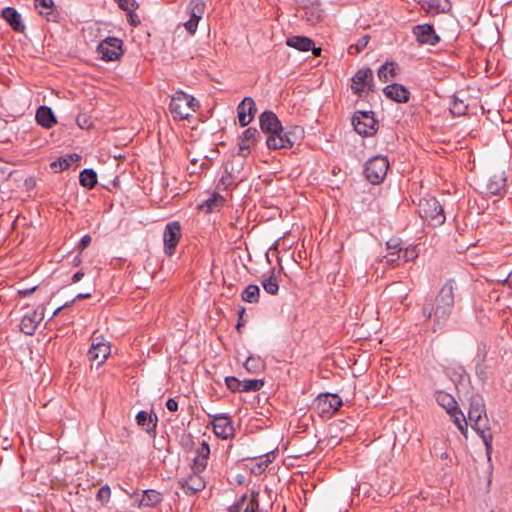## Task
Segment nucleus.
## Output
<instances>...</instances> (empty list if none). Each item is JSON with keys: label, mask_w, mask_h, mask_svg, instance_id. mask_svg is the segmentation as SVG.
I'll return each instance as SVG.
<instances>
[{"label": "nucleus", "mask_w": 512, "mask_h": 512, "mask_svg": "<svg viewBox=\"0 0 512 512\" xmlns=\"http://www.w3.org/2000/svg\"><path fill=\"white\" fill-rule=\"evenodd\" d=\"M264 386V380L262 379H250L242 381V392H256L262 389Z\"/></svg>", "instance_id": "obj_42"}, {"label": "nucleus", "mask_w": 512, "mask_h": 512, "mask_svg": "<svg viewBox=\"0 0 512 512\" xmlns=\"http://www.w3.org/2000/svg\"><path fill=\"white\" fill-rule=\"evenodd\" d=\"M37 289V286H33V287H30V288H24V289H19L18 290V295L22 296V297H27L29 295H31L32 293H34Z\"/></svg>", "instance_id": "obj_57"}, {"label": "nucleus", "mask_w": 512, "mask_h": 512, "mask_svg": "<svg viewBox=\"0 0 512 512\" xmlns=\"http://www.w3.org/2000/svg\"><path fill=\"white\" fill-rule=\"evenodd\" d=\"M261 366L260 360L254 357H248L244 363V367L248 372L254 373L259 370Z\"/></svg>", "instance_id": "obj_51"}, {"label": "nucleus", "mask_w": 512, "mask_h": 512, "mask_svg": "<svg viewBox=\"0 0 512 512\" xmlns=\"http://www.w3.org/2000/svg\"><path fill=\"white\" fill-rule=\"evenodd\" d=\"M369 40H370V36L369 35H364L362 36L360 39H358V41L354 44V45H351L348 49V53L349 54H358L360 53L361 51H363L368 43H369Z\"/></svg>", "instance_id": "obj_43"}, {"label": "nucleus", "mask_w": 512, "mask_h": 512, "mask_svg": "<svg viewBox=\"0 0 512 512\" xmlns=\"http://www.w3.org/2000/svg\"><path fill=\"white\" fill-rule=\"evenodd\" d=\"M417 212L430 226L438 227L445 223L444 209L435 197L420 199Z\"/></svg>", "instance_id": "obj_4"}, {"label": "nucleus", "mask_w": 512, "mask_h": 512, "mask_svg": "<svg viewBox=\"0 0 512 512\" xmlns=\"http://www.w3.org/2000/svg\"><path fill=\"white\" fill-rule=\"evenodd\" d=\"M245 314V308L244 307H241L240 310L238 311V322H237V325H236V329L238 331H240V328L242 326H244V320H243V316Z\"/></svg>", "instance_id": "obj_58"}, {"label": "nucleus", "mask_w": 512, "mask_h": 512, "mask_svg": "<svg viewBox=\"0 0 512 512\" xmlns=\"http://www.w3.org/2000/svg\"><path fill=\"white\" fill-rule=\"evenodd\" d=\"M225 203V198L217 192L212 193L207 200L200 206L205 208L206 213H211L215 209L222 207Z\"/></svg>", "instance_id": "obj_33"}, {"label": "nucleus", "mask_w": 512, "mask_h": 512, "mask_svg": "<svg viewBox=\"0 0 512 512\" xmlns=\"http://www.w3.org/2000/svg\"><path fill=\"white\" fill-rule=\"evenodd\" d=\"M256 111L255 101L251 97H245L237 106L240 126H247L253 120Z\"/></svg>", "instance_id": "obj_14"}, {"label": "nucleus", "mask_w": 512, "mask_h": 512, "mask_svg": "<svg viewBox=\"0 0 512 512\" xmlns=\"http://www.w3.org/2000/svg\"><path fill=\"white\" fill-rule=\"evenodd\" d=\"M487 191L492 195H501L506 190V177L504 173H497L490 177L487 183Z\"/></svg>", "instance_id": "obj_26"}, {"label": "nucleus", "mask_w": 512, "mask_h": 512, "mask_svg": "<svg viewBox=\"0 0 512 512\" xmlns=\"http://www.w3.org/2000/svg\"><path fill=\"white\" fill-rule=\"evenodd\" d=\"M342 399L337 394H320L317 398V405L322 413H335L342 406Z\"/></svg>", "instance_id": "obj_17"}, {"label": "nucleus", "mask_w": 512, "mask_h": 512, "mask_svg": "<svg viewBox=\"0 0 512 512\" xmlns=\"http://www.w3.org/2000/svg\"><path fill=\"white\" fill-rule=\"evenodd\" d=\"M458 290L457 281L451 278L442 285L434 299L432 297L425 298L422 306V316L426 321L433 320V332L442 329L447 324L455 306Z\"/></svg>", "instance_id": "obj_1"}, {"label": "nucleus", "mask_w": 512, "mask_h": 512, "mask_svg": "<svg viewBox=\"0 0 512 512\" xmlns=\"http://www.w3.org/2000/svg\"><path fill=\"white\" fill-rule=\"evenodd\" d=\"M354 130L362 136H372L377 132L378 121L371 111H357L352 117Z\"/></svg>", "instance_id": "obj_7"}, {"label": "nucleus", "mask_w": 512, "mask_h": 512, "mask_svg": "<svg viewBox=\"0 0 512 512\" xmlns=\"http://www.w3.org/2000/svg\"><path fill=\"white\" fill-rule=\"evenodd\" d=\"M402 248H398L397 251H391L384 256L386 263L390 266L398 265L397 261L401 259Z\"/></svg>", "instance_id": "obj_50"}, {"label": "nucleus", "mask_w": 512, "mask_h": 512, "mask_svg": "<svg viewBox=\"0 0 512 512\" xmlns=\"http://www.w3.org/2000/svg\"><path fill=\"white\" fill-rule=\"evenodd\" d=\"M211 419L210 423L213 427L215 435L221 439H229L234 436V427L232 418L226 413L208 414Z\"/></svg>", "instance_id": "obj_10"}, {"label": "nucleus", "mask_w": 512, "mask_h": 512, "mask_svg": "<svg viewBox=\"0 0 512 512\" xmlns=\"http://www.w3.org/2000/svg\"><path fill=\"white\" fill-rule=\"evenodd\" d=\"M454 415H450L453 418V422L458 427V429L461 431V433L466 436L467 434V425L468 420L465 419L464 414L459 408H456V411H453Z\"/></svg>", "instance_id": "obj_41"}, {"label": "nucleus", "mask_w": 512, "mask_h": 512, "mask_svg": "<svg viewBox=\"0 0 512 512\" xmlns=\"http://www.w3.org/2000/svg\"><path fill=\"white\" fill-rule=\"evenodd\" d=\"M1 17L10 25V27L18 33L25 31V25L22 21L21 14L13 7H6L1 12Z\"/></svg>", "instance_id": "obj_20"}, {"label": "nucleus", "mask_w": 512, "mask_h": 512, "mask_svg": "<svg viewBox=\"0 0 512 512\" xmlns=\"http://www.w3.org/2000/svg\"><path fill=\"white\" fill-rule=\"evenodd\" d=\"M435 400L441 407H443L447 411L449 415H454L453 411L455 412L456 408H458V404L455 398L444 391H436Z\"/></svg>", "instance_id": "obj_27"}, {"label": "nucleus", "mask_w": 512, "mask_h": 512, "mask_svg": "<svg viewBox=\"0 0 512 512\" xmlns=\"http://www.w3.org/2000/svg\"><path fill=\"white\" fill-rule=\"evenodd\" d=\"M225 384L232 392H242V381L234 376H227L225 378Z\"/></svg>", "instance_id": "obj_46"}, {"label": "nucleus", "mask_w": 512, "mask_h": 512, "mask_svg": "<svg viewBox=\"0 0 512 512\" xmlns=\"http://www.w3.org/2000/svg\"><path fill=\"white\" fill-rule=\"evenodd\" d=\"M97 53L104 61H116L123 55V41L117 37H107L97 47Z\"/></svg>", "instance_id": "obj_8"}, {"label": "nucleus", "mask_w": 512, "mask_h": 512, "mask_svg": "<svg viewBox=\"0 0 512 512\" xmlns=\"http://www.w3.org/2000/svg\"><path fill=\"white\" fill-rule=\"evenodd\" d=\"M206 9V4L203 0H191L187 5V14H194L198 17H203Z\"/></svg>", "instance_id": "obj_39"}, {"label": "nucleus", "mask_w": 512, "mask_h": 512, "mask_svg": "<svg viewBox=\"0 0 512 512\" xmlns=\"http://www.w3.org/2000/svg\"><path fill=\"white\" fill-rule=\"evenodd\" d=\"M35 8L38 10L39 14L45 16L48 21H54L57 17L53 0H35Z\"/></svg>", "instance_id": "obj_31"}, {"label": "nucleus", "mask_w": 512, "mask_h": 512, "mask_svg": "<svg viewBox=\"0 0 512 512\" xmlns=\"http://www.w3.org/2000/svg\"><path fill=\"white\" fill-rule=\"evenodd\" d=\"M110 354V346L108 344L99 342L93 343L88 351V357L92 361H97L98 365L104 363Z\"/></svg>", "instance_id": "obj_24"}, {"label": "nucleus", "mask_w": 512, "mask_h": 512, "mask_svg": "<svg viewBox=\"0 0 512 512\" xmlns=\"http://www.w3.org/2000/svg\"><path fill=\"white\" fill-rule=\"evenodd\" d=\"M115 2L122 10L126 12L135 11L139 7L136 0H115Z\"/></svg>", "instance_id": "obj_47"}, {"label": "nucleus", "mask_w": 512, "mask_h": 512, "mask_svg": "<svg viewBox=\"0 0 512 512\" xmlns=\"http://www.w3.org/2000/svg\"><path fill=\"white\" fill-rule=\"evenodd\" d=\"M471 427L475 430V432L482 438L486 453L489 455L492 450V434L489 432V420L487 416H483L478 418L477 420L470 421Z\"/></svg>", "instance_id": "obj_13"}, {"label": "nucleus", "mask_w": 512, "mask_h": 512, "mask_svg": "<svg viewBox=\"0 0 512 512\" xmlns=\"http://www.w3.org/2000/svg\"><path fill=\"white\" fill-rule=\"evenodd\" d=\"M92 238L90 235H84L80 242L77 245L79 252L81 253L84 249H86L91 244Z\"/></svg>", "instance_id": "obj_53"}, {"label": "nucleus", "mask_w": 512, "mask_h": 512, "mask_svg": "<svg viewBox=\"0 0 512 512\" xmlns=\"http://www.w3.org/2000/svg\"><path fill=\"white\" fill-rule=\"evenodd\" d=\"M43 316L41 313L37 311H32L30 313L25 314L20 322V330L25 335L32 336L34 335L39 323L42 321Z\"/></svg>", "instance_id": "obj_19"}, {"label": "nucleus", "mask_w": 512, "mask_h": 512, "mask_svg": "<svg viewBox=\"0 0 512 512\" xmlns=\"http://www.w3.org/2000/svg\"><path fill=\"white\" fill-rule=\"evenodd\" d=\"M136 421L139 426H146V432L149 434H156L157 416L149 415L146 411H139L136 415Z\"/></svg>", "instance_id": "obj_29"}, {"label": "nucleus", "mask_w": 512, "mask_h": 512, "mask_svg": "<svg viewBox=\"0 0 512 512\" xmlns=\"http://www.w3.org/2000/svg\"><path fill=\"white\" fill-rule=\"evenodd\" d=\"M418 3L431 15L445 13L451 9L449 0H418Z\"/></svg>", "instance_id": "obj_22"}, {"label": "nucleus", "mask_w": 512, "mask_h": 512, "mask_svg": "<svg viewBox=\"0 0 512 512\" xmlns=\"http://www.w3.org/2000/svg\"><path fill=\"white\" fill-rule=\"evenodd\" d=\"M259 137L260 132L256 128H247L240 138L238 154L247 157L250 154L251 147L255 145Z\"/></svg>", "instance_id": "obj_16"}, {"label": "nucleus", "mask_w": 512, "mask_h": 512, "mask_svg": "<svg viewBox=\"0 0 512 512\" xmlns=\"http://www.w3.org/2000/svg\"><path fill=\"white\" fill-rule=\"evenodd\" d=\"M201 473L202 472L192 471L187 478H182L178 481L180 488L185 494L194 495L205 488L206 484Z\"/></svg>", "instance_id": "obj_11"}, {"label": "nucleus", "mask_w": 512, "mask_h": 512, "mask_svg": "<svg viewBox=\"0 0 512 512\" xmlns=\"http://www.w3.org/2000/svg\"><path fill=\"white\" fill-rule=\"evenodd\" d=\"M383 93L387 98L397 103H406L410 98V92L408 89L399 83L387 85L384 87Z\"/></svg>", "instance_id": "obj_18"}, {"label": "nucleus", "mask_w": 512, "mask_h": 512, "mask_svg": "<svg viewBox=\"0 0 512 512\" xmlns=\"http://www.w3.org/2000/svg\"><path fill=\"white\" fill-rule=\"evenodd\" d=\"M111 497V489L108 485L102 486L96 495V499L100 501L102 504H105L109 501Z\"/></svg>", "instance_id": "obj_49"}, {"label": "nucleus", "mask_w": 512, "mask_h": 512, "mask_svg": "<svg viewBox=\"0 0 512 512\" xmlns=\"http://www.w3.org/2000/svg\"><path fill=\"white\" fill-rule=\"evenodd\" d=\"M247 500V495L244 494L240 497V499L233 505L228 508V512H241L243 506Z\"/></svg>", "instance_id": "obj_52"}, {"label": "nucleus", "mask_w": 512, "mask_h": 512, "mask_svg": "<svg viewBox=\"0 0 512 512\" xmlns=\"http://www.w3.org/2000/svg\"><path fill=\"white\" fill-rule=\"evenodd\" d=\"M286 44L289 47L306 52L313 48L314 41L309 37L296 35L288 37L286 39Z\"/></svg>", "instance_id": "obj_28"}, {"label": "nucleus", "mask_w": 512, "mask_h": 512, "mask_svg": "<svg viewBox=\"0 0 512 512\" xmlns=\"http://www.w3.org/2000/svg\"><path fill=\"white\" fill-rule=\"evenodd\" d=\"M271 462L270 459H267L266 461H264L263 463H260L259 464V468H261L262 470H264L267 466H268V463Z\"/></svg>", "instance_id": "obj_64"}, {"label": "nucleus", "mask_w": 512, "mask_h": 512, "mask_svg": "<svg viewBox=\"0 0 512 512\" xmlns=\"http://www.w3.org/2000/svg\"><path fill=\"white\" fill-rule=\"evenodd\" d=\"M483 416H487L483 398L479 395L472 396L468 409V421L477 420Z\"/></svg>", "instance_id": "obj_23"}, {"label": "nucleus", "mask_w": 512, "mask_h": 512, "mask_svg": "<svg viewBox=\"0 0 512 512\" xmlns=\"http://www.w3.org/2000/svg\"><path fill=\"white\" fill-rule=\"evenodd\" d=\"M182 237V228L178 221L166 224L163 232V251L165 255L172 256Z\"/></svg>", "instance_id": "obj_9"}, {"label": "nucleus", "mask_w": 512, "mask_h": 512, "mask_svg": "<svg viewBox=\"0 0 512 512\" xmlns=\"http://www.w3.org/2000/svg\"><path fill=\"white\" fill-rule=\"evenodd\" d=\"M258 492H252L249 500H246L242 511L243 512H256L259 508Z\"/></svg>", "instance_id": "obj_45"}, {"label": "nucleus", "mask_w": 512, "mask_h": 512, "mask_svg": "<svg viewBox=\"0 0 512 512\" xmlns=\"http://www.w3.org/2000/svg\"><path fill=\"white\" fill-rule=\"evenodd\" d=\"M84 277V273L82 271H78L76 272L72 278H71V282L72 283H77L79 282L82 278Z\"/></svg>", "instance_id": "obj_61"}, {"label": "nucleus", "mask_w": 512, "mask_h": 512, "mask_svg": "<svg viewBox=\"0 0 512 512\" xmlns=\"http://www.w3.org/2000/svg\"><path fill=\"white\" fill-rule=\"evenodd\" d=\"M235 185L232 173L225 169L216 187L218 190H228Z\"/></svg>", "instance_id": "obj_40"}, {"label": "nucleus", "mask_w": 512, "mask_h": 512, "mask_svg": "<svg viewBox=\"0 0 512 512\" xmlns=\"http://www.w3.org/2000/svg\"><path fill=\"white\" fill-rule=\"evenodd\" d=\"M413 34L421 45L435 46L440 41L434 28L430 24H421L413 27Z\"/></svg>", "instance_id": "obj_12"}, {"label": "nucleus", "mask_w": 512, "mask_h": 512, "mask_svg": "<svg viewBox=\"0 0 512 512\" xmlns=\"http://www.w3.org/2000/svg\"><path fill=\"white\" fill-rule=\"evenodd\" d=\"M90 297H91V293L90 292H88V293H79L69 303H70V305H72L76 301L87 299V298H90Z\"/></svg>", "instance_id": "obj_60"}, {"label": "nucleus", "mask_w": 512, "mask_h": 512, "mask_svg": "<svg viewBox=\"0 0 512 512\" xmlns=\"http://www.w3.org/2000/svg\"><path fill=\"white\" fill-rule=\"evenodd\" d=\"M302 18L307 21L310 25L319 23L323 18V10L318 6H311L304 9Z\"/></svg>", "instance_id": "obj_34"}, {"label": "nucleus", "mask_w": 512, "mask_h": 512, "mask_svg": "<svg viewBox=\"0 0 512 512\" xmlns=\"http://www.w3.org/2000/svg\"><path fill=\"white\" fill-rule=\"evenodd\" d=\"M468 107L462 100H459L457 97L453 98V101L450 106V111L453 115L461 116L464 115L467 111Z\"/></svg>", "instance_id": "obj_44"}, {"label": "nucleus", "mask_w": 512, "mask_h": 512, "mask_svg": "<svg viewBox=\"0 0 512 512\" xmlns=\"http://www.w3.org/2000/svg\"><path fill=\"white\" fill-rule=\"evenodd\" d=\"M70 306H71V305H70V303H69V302H66L64 305H62V306L58 307V308L54 311L53 315H54V316H55V315H57V314H58V313H59L63 308H67V307H70Z\"/></svg>", "instance_id": "obj_63"}, {"label": "nucleus", "mask_w": 512, "mask_h": 512, "mask_svg": "<svg viewBox=\"0 0 512 512\" xmlns=\"http://www.w3.org/2000/svg\"><path fill=\"white\" fill-rule=\"evenodd\" d=\"M387 248L392 250V251H397L398 248H401L399 246V242L397 239H390L388 242H387Z\"/></svg>", "instance_id": "obj_59"}, {"label": "nucleus", "mask_w": 512, "mask_h": 512, "mask_svg": "<svg viewBox=\"0 0 512 512\" xmlns=\"http://www.w3.org/2000/svg\"><path fill=\"white\" fill-rule=\"evenodd\" d=\"M304 138V129L301 126L293 125L284 128L281 132H275L266 137V145L271 150L291 149L299 144Z\"/></svg>", "instance_id": "obj_3"}, {"label": "nucleus", "mask_w": 512, "mask_h": 512, "mask_svg": "<svg viewBox=\"0 0 512 512\" xmlns=\"http://www.w3.org/2000/svg\"><path fill=\"white\" fill-rule=\"evenodd\" d=\"M35 117L37 123L47 129L51 128L57 122L52 109L45 105L37 109Z\"/></svg>", "instance_id": "obj_25"}, {"label": "nucleus", "mask_w": 512, "mask_h": 512, "mask_svg": "<svg viewBox=\"0 0 512 512\" xmlns=\"http://www.w3.org/2000/svg\"><path fill=\"white\" fill-rule=\"evenodd\" d=\"M199 108V101L182 90L176 91L171 96L169 111L175 121L188 120Z\"/></svg>", "instance_id": "obj_2"}, {"label": "nucleus", "mask_w": 512, "mask_h": 512, "mask_svg": "<svg viewBox=\"0 0 512 512\" xmlns=\"http://www.w3.org/2000/svg\"><path fill=\"white\" fill-rule=\"evenodd\" d=\"M190 16L189 20L184 23L185 29L190 33L194 34L197 30L198 22L202 17H198L194 14H188Z\"/></svg>", "instance_id": "obj_48"}, {"label": "nucleus", "mask_w": 512, "mask_h": 512, "mask_svg": "<svg viewBox=\"0 0 512 512\" xmlns=\"http://www.w3.org/2000/svg\"><path fill=\"white\" fill-rule=\"evenodd\" d=\"M395 66L396 64L394 62H386L381 65L377 72L379 80L383 83H386L393 79L396 75Z\"/></svg>", "instance_id": "obj_35"}, {"label": "nucleus", "mask_w": 512, "mask_h": 512, "mask_svg": "<svg viewBox=\"0 0 512 512\" xmlns=\"http://www.w3.org/2000/svg\"><path fill=\"white\" fill-rule=\"evenodd\" d=\"M166 407L169 411L171 412H175L178 410V403L175 399L173 398H169L167 401H166Z\"/></svg>", "instance_id": "obj_56"}, {"label": "nucleus", "mask_w": 512, "mask_h": 512, "mask_svg": "<svg viewBox=\"0 0 512 512\" xmlns=\"http://www.w3.org/2000/svg\"><path fill=\"white\" fill-rule=\"evenodd\" d=\"M209 455V445L203 440L201 445L196 449V456L193 460L192 471L203 472L207 468Z\"/></svg>", "instance_id": "obj_21"}, {"label": "nucleus", "mask_w": 512, "mask_h": 512, "mask_svg": "<svg viewBox=\"0 0 512 512\" xmlns=\"http://www.w3.org/2000/svg\"><path fill=\"white\" fill-rule=\"evenodd\" d=\"M79 181L83 187L92 189L97 184V174L93 169H84L80 172Z\"/></svg>", "instance_id": "obj_36"}, {"label": "nucleus", "mask_w": 512, "mask_h": 512, "mask_svg": "<svg viewBox=\"0 0 512 512\" xmlns=\"http://www.w3.org/2000/svg\"><path fill=\"white\" fill-rule=\"evenodd\" d=\"M243 301L248 303H258L260 298V289L257 285H248L241 294Z\"/></svg>", "instance_id": "obj_38"}, {"label": "nucleus", "mask_w": 512, "mask_h": 512, "mask_svg": "<svg viewBox=\"0 0 512 512\" xmlns=\"http://www.w3.org/2000/svg\"><path fill=\"white\" fill-rule=\"evenodd\" d=\"M389 168V161L384 156H374L370 158L364 167L365 177L372 184L381 183L386 177Z\"/></svg>", "instance_id": "obj_5"}, {"label": "nucleus", "mask_w": 512, "mask_h": 512, "mask_svg": "<svg viewBox=\"0 0 512 512\" xmlns=\"http://www.w3.org/2000/svg\"><path fill=\"white\" fill-rule=\"evenodd\" d=\"M81 159V156L77 153L66 154L62 157H59L57 160L53 161L50 164L51 169L55 172H62L68 169L73 162H77Z\"/></svg>", "instance_id": "obj_30"}, {"label": "nucleus", "mask_w": 512, "mask_h": 512, "mask_svg": "<svg viewBox=\"0 0 512 512\" xmlns=\"http://www.w3.org/2000/svg\"><path fill=\"white\" fill-rule=\"evenodd\" d=\"M311 51H312V53H313V55H314V56H317V57H318V56H320V55H321V51H322V49H321V48H319V47H318V48H316V47H315V44H314V45H313V48L311 49Z\"/></svg>", "instance_id": "obj_62"}, {"label": "nucleus", "mask_w": 512, "mask_h": 512, "mask_svg": "<svg viewBox=\"0 0 512 512\" xmlns=\"http://www.w3.org/2000/svg\"><path fill=\"white\" fill-rule=\"evenodd\" d=\"M351 81V90L358 97L375 90L373 71L369 67L359 69L353 75Z\"/></svg>", "instance_id": "obj_6"}, {"label": "nucleus", "mask_w": 512, "mask_h": 512, "mask_svg": "<svg viewBox=\"0 0 512 512\" xmlns=\"http://www.w3.org/2000/svg\"><path fill=\"white\" fill-rule=\"evenodd\" d=\"M162 501V494L156 490H146L141 499L140 504L145 507H152L159 504Z\"/></svg>", "instance_id": "obj_37"}, {"label": "nucleus", "mask_w": 512, "mask_h": 512, "mask_svg": "<svg viewBox=\"0 0 512 512\" xmlns=\"http://www.w3.org/2000/svg\"><path fill=\"white\" fill-rule=\"evenodd\" d=\"M259 124L261 131L267 136L275 134V132H281L282 124L278 116L270 110H266L260 114Z\"/></svg>", "instance_id": "obj_15"}, {"label": "nucleus", "mask_w": 512, "mask_h": 512, "mask_svg": "<svg viewBox=\"0 0 512 512\" xmlns=\"http://www.w3.org/2000/svg\"><path fill=\"white\" fill-rule=\"evenodd\" d=\"M416 257L415 255V251L414 249H402V252H401V258L405 261V262H408L410 260H413L414 258Z\"/></svg>", "instance_id": "obj_54"}, {"label": "nucleus", "mask_w": 512, "mask_h": 512, "mask_svg": "<svg viewBox=\"0 0 512 512\" xmlns=\"http://www.w3.org/2000/svg\"><path fill=\"white\" fill-rule=\"evenodd\" d=\"M264 290L270 295H276L279 291V276L276 275L275 269H272L269 277L264 278L261 282Z\"/></svg>", "instance_id": "obj_32"}, {"label": "nucleus", "mask_w": 512, "mask_h": 512, "mask_svg": "<svg viewBox=\"0 0 512 512\" xmlns=\"http://www.w3.org/2000/svg\"><path fill=\"white\" fill-rule=\"evenodd\" d=\"M128 22L131 26L137 27L140 25L141 21L135 11L127 12Z\"/></svg>", "instance_id": "obj_55"}]
</instances>
